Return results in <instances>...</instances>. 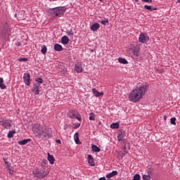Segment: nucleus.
<instances>
[{
    "instance_id": "a19ab883",
    "label": "nucleus",
    "mask_w": 180,
    "mask_h": 180,
    "mask_svg": "<svg viewBox=\"0 0 180 180\" xmlns=\"http://www.w3.org/2000/svg\"><path fill=\"white\" fill-rule=\"evenodd\" d=\"M15 46H17L18 47H19V46H22V44L20 43V41H17V42L15 43Z\"/></svg>"
},
{
    "instance_id": "ddd939ff",
    "label": "nucleus",
    "mask_w": 180,
    "mask_h": 180,
    "mask_svg": "<svg viewBox=\"0 0 180 180\" xmlns=\"http://www.w3.org/2000/svg\"><path fill=\"white\" fill-rule=\"evenodd\" d=\"M101 27V25L98 22L94 23L91 27L90 29L92 32H97V30Z\"/></svg>"
},
{
    "instance_id": "412c9836",
    "label": "nucleus",
    "mask_w": 180,
    "mask_h": 180,
    "mask_svg": "<svg viewBox=\"0 0 180 180\" xmlns=\"http://www.w3.org/2000/svg\"><path fill=\"white\" fill-rule=\"evenodd\" d=\"M53 48L56 51H63V46L60 45V44H56Z\"/></svg>"
},
{
    "instance_id": "dca6fc26",
    "label": "nucleus",
    "mask_w": 180,
    "mask_h": 180,
    "mask_svg": "<svg viewBox=\"0 0 180 180\" xmlns=\"http://www.w3.org/2000/svg\"><path fill=\"white\" fill-rule=\"evenodd\" d=\"M69 117L70 119H77L79 122H81V120H82L81 115L79 114H78V113L77 114L72 113V115H69Z\"/></svg>"
},
{
    "instance_id": "5701e85b",
    "label": "nucleus",
    "mask_w": 180,
    "mask_h": 180,
    "mask_svg": "<svg viewBox=\"0 0 180 180\" xmlns=\"http://www.w3.org/2000/svg\"><path fill=\"white\" fill-rule=\"evenodd\" d=\"M79 133L76 132L74 135V139H75V141L76 143V144H80L81 143H79Z\"/></svg>"
},
{
    "instance_id": "20e7f679",
    "label": "nucleus",
    "mask_w": 180,
    "mask_h": 180,
    "mask_svg": "<svg viewBox=\"0 0 180 180\" xmlns=\"http://www.w3.org/2000/svg\"><path fill=\"white\" fill-rule=\"evenodd\" d=\"M51 11H53V15H55V16H60V15H63V13H65L67 8L65 6H61L52 8Z\"/></svg>"
},
{
    "instance_id": "f03ea898",
    "label": "nucleus",
    "mask_w": 180,
    "mask_h": 180,
    "mask_svg": "<svg viewBox=\"0 0 180 180\" xmlns=\"http://www.w3.org/2000/svg\"><path fill=\"white\" fill-rule=\"evenodd\" d=\"M32 131L39 139H50V136L47 134V128H44L39 124H34L32 126Z\"/></svg>"
},
{
    "instance_id": "de8ad7c7",
    "label": "nucleus",
    "mask_w": 180,
    "mask_h": 180,
    "mask_svg": "<svg viewBox=\"0 0 180 180\" xmlns=\"http://www.w3.org/2000/svg\"><path fill=\"white\" fill-rule=\"evenodd\" d=\"M15 18H18V13H15Z\"/></svg>"
},
{
    "instance_id": "49530a36",
    "label": "nucleus",
    "mask_w": 180,
    "mask_h": 180,
    "mask_svg": "<svg viewBox=\"0 0 180 180\" xmlns=\"http://www.w3.org/2000/svg\"><path fill=\"white\" fill-rule=\"evenodd\" d=\"M164 120H167V115H165V116H164Z\"/></svg>"
},
{
    "instance_id": "9b49d317",
    "label": "nucleus",
    "mask_w": 180,
    "mask_h": 180,
    "mask_svg": "<svg viewBox=\"0 0 180 180\" xmlns=\"http://www.w3.org/2000/svg\"><path fill=\"white\" fill-rule=\"evenodd\" d=\"M84 68H82V64L78 63L76 65H75V70L76 71V72L80 74L81 72H82Z\"/></svg>"
},
{
    "instance_id": "603ef678",
    "label": "nucleus",
    "mask_w": 180,
    "mask_h": 180,
    "mask_svg": "<svg viewBox=\"0 0 180 180\" xmlns=\"http://www.w3.org/2000/svg\"><path fill=\"white\" fill-rule=\"evenodd\" d=\"M53 1H57V0H53Z\"/></svg>"
},
{
    "instance_id": "a878e982",
    "label": "nucleus",
    "mask_w": 180,
    "mask_h": 180,
    "mask_svg": "<svg viewBox=\"0 0 180 180\" xmlns=\"http://www.w3.org/2000/svg\"><path fill=\"white\" fill-rule=\"evenodd\" d=\"M118 61L121 64H129V62L127 61V60H126V58H119Z\"/></svg>"
},
{
    "instance_id": "3c124183",
    "label": "nucleus",
    "mask_w": 180,
    "mask_h": 180,
    "mask_svg": "<svg viewBox=\"0 0 180 180\" xmlns=\"http://www.w3.org/2000/svg\"><path fill=\"white\" fill-rule=\"evenodd\" d=\"M101 2H102V0H99Z\"/></svg>"
},
{
    "instance_id": "4468645a",
    "label": "nucleus",
    "mask_w": 180,
    "mask_h": 180,
    "mask_svg": "<svg viewBox=\"0 0 180 180\" xmlns=\"http://www.w3.org/2000/svg\"><path fill=\"white\" fill-rule=\"evenodd\" d=\"M88 163L91 167H95V161L94 160V158L91 155H88L87 156Z\"/></svg>"
},
{
    "instance_id": "e433bc0d",
    "label": "nucleus",
    "mask_w": 180,
    "mask_h": 180,
    "mask_svg": "<svg viewBox=\"0 0 180 180\" xmlns=\"http://www.w3.org/2000/svg\"><path fill=\"white\" fill-rule=\"evenodd\" d=\"M67 34L70 36V37H72L74 36V32L72 30H67Z\"/></svg>"
},
{
    "instance_id": "0eeeda50",
    "label": "nucleus",
    "mask_w": 180,
    "mask_h": 180,
    "mask_svg": "<svg viewBox=\"0 0 180 180\" xmlns=\"http://www.w3.org/2000/svg\"><path fill=\"white\" fill-rule=\"evenodd\" d=\"M9 28L8 27H4L1 32H0V37L1 39H6L7 36H9Z\"/></svg>"
},
{
    "instance_id": "39448f33",
    "label": "nucleus",
    "mask_w": 180,
    "mask_h": 180,
    "mask_svg": "<svg viewBox=\"0 0 180 180\" xmlns=\"http://www.w3.org/2000/svg\"><path fill=\"white\" fill-rule=\"evenodd\" d=\"M0 124L4 129H10V127H12V121L10 120H5L2 117L0 118Z\"/></svg>"
},
{
    "instance_id": "f257e3e1",
    "label": "nucleus",
    "mask_w": 180,
    "mask_h": 180,
    "mask_svg": "<svg viewBox=\"0 0 180 180\" xmlns=\"http://www.w3.org/2000/svg\"><path fill=\"white\" fill-rule=\"evenodd\" d=\"M150 88V84L147 82H143L139 85V86L134 90H132L129 94V101L133 102L134 103H137L143 99V96L146 95V92L148 91Z\"/></svg>"
},
{
    "instance_id": "423d86ee",
    "label": "nucleus",
    "mask_w": 180,
    "mask_h": 180,
    "mask_svg": "<svg viewBox=\"0 0 180 180\" xmlns=\"http://www.w3.org/2000/svg\"><path fill=\"white\" fill-rule=\"evenodd\" d=\"M149 40H150V37H148V34H147V33L141 32L139 34V43H143V44H146V43H148Z\"/></svg>"
},
{
    "instance_id": "1a4fd4ad",
    "label": "nucleus",
    "mask_w": 180,
    "mask_h": 180,
    "mask_svg": "<svg viewBox=\"0 0 180 180\" xmlns=\"http://www.w3.org/2000/svg\"><path fill=\"white\" fill-rule=\"evenodd\" d=\"M23 81L27 86H30V74L29 73H24L23 75Z\"/></svg>"
},
{
    "instance_id": "4c0bfd02",
    "label": "nucleus",
    "mask_w": 180,
    "mask_h": 180,
    "mask_svg": "<svg viewBox=\"0 0 180 180\" xmlns=\"http://www.w3.org/2000/svg\"><path fill=\"white\" fill-rule=\"evenodd\" d=\"M144 8H145V9H147V11H151V9H152L151 6L145 5Z\"/></svg>"
},
{
    "instance_id": "bb28decb",
    "label": "nucleus",
    "mask_w": 180,
    "mask_h": 180,
    "mask_svg": "<svg viewBox=\"0 0 180 180\" xmlns=\"http://www.w3.org/2000/svg\"><path fill=\"white\" fill-rule=\"evenodd\" d=\"M41 53L44 55L47 53V46L46 45L41 46Z\"/></svg>"
},
{
    "instance_id": "ea45409f",
    "label": "nucleus",
    "mask_w": 180,
    "mask_h": 180,
    "mask_svg": "<svg viewBox=\"0 0 180 180\" xmlns=\"http://www.w3.org/2000/svg\"><path fill=\"white\" fill-rule=\"evenodd\" d=\"M143 2H146L147 4H150L153 2V0H142Z\"/></svg>"
},
{
    "instance_id": "7ed1b4c3",
    "label": "nucleus",
    "mask_w": 180,
    "mask_h": 180,
    "mask_svg": "<svg viewBox=\"0 0 180 180\" xmlns=\"http://www.w3.org/2000/svg\"><path fill=\"white\" fill-rule=\"evenodd\" d=\"M32 174L34 178H37V179H43L47 176L49 172L46 171L45 167H42L34 169Z\"/></svg>"
},
{
    "instance_id": "6e6552de",
    "label": "nucleus",
    "mask_w": 180,
    "mask_h": 180,
    "mask_svg": "<svg viewBox=\"0 0 180 180\" xmlns=\"http://www.w3.org/2000/svg\"><path fill=\"white\" fill-rule=\"evenodd\" d=\"M31 91L34 95L40 94V84L36 83L33 85V87L31 89Z\"/></svg>"
},
{
    "instance_id": "2eb2a0df",
    "label": "nucleus",
    "mask_w": 180,
    "mask_h": 180,
    "mask_svg": "<svg viewBox=\"0 0 180 180\" xmlns=\"http://www.w3.org/2000/svg\"><path fill=\"white\" fill-rule=\"evenodd\" d=\"M92 92L96 98H99V96H103V92H99L98 91V90H96V89H92Z\"/></svg>"
},
{
    "instance_id": "a211bd4d",
    "label": "nucleus",
    "mask_w": 180,
    "mask_h": 180,
    "mask_svg": "<svg viewBox=\"0 0 180 180\" xmlns=\"http://www.w3.org/2000/svg\"><path fill=\"white\" fill-rule=\"evenodd\" d=\"M30 141H32V139H27L22 141H19L18 144H20V146H26V144H27Z\"/></svg>"
},
{
    "instance_id": "6ab92c4d",
    "label": "nucleus",
    "mask_w": 180,
    "mask_h": 180,
    "mask_svg": "<svg viewBox=\"0 0 180 180\" xmlns=\"http://www.w3.org/2000/svg\"><path fill=\"white\" fill-rule=\"evenodd\" d=\"M118 172L117 171L115 170L112 171V172L106 174V178H108V179H110V178H113V176H116V175H117Z\"/></svg>"
},
{
    "instance_id": "c9c22d12",
    "label": "nucleus",
    "mask_w": 180,
    "mask_h": 180,
    "mask_svg": "<svg viewBox=\"0 0 180 180\" xmlns=\"http://www.w3.org/2000/svg\"><path fill=\"white\" fill-rule=\"evenodd\" d=\"M170 122H171V124H176V118H175V117H172V118H171L170 119Z\"/></svg>"
},
{
    "instance_id": "aec40b11",
    "label": "nucleus",
    "mask_w": 180,
    "mask_h": 180,
    "mask_svg": "<svg viewBox=\"0 0 180 180\" xmlns=\"http://www.w3.org/2000/svg\"><path fill=\"white\" fill-rule=\"evenodd\" d=\"M48 161L51 165H53V164H54V161H56L54 156L50 155V153H48Z\"/></svg>"
},
{
    "instance_id": "58836bf2",
    "label": "nucleus",
    "mask_w": 180,
    "mask_h": 180,
    "mask_svg": "<svg viewBox=\"0 0 180 180\" xmlns=\"http://www.w3.org/2000/svg\"><path fill=\"white\" fill-rule=\"evenodd\" d=\"M80 126H81L80 123H77L75 126L73 127V129H78V127H79Z\"/></svg>"
},
{
    "instance_id": "473e14b6",
    "label": "nucleus",
    "mask_w": 180,
    "mask_h": 180,
    "mask_svg": "<svg viewBox=\"0 0 180 180\" xmlns=\"http://www.w3.org/2000/svg\"><path fill=\"white\" fill-rule=\"evenodd\" d=\"M37 84H43V79L41 77H38L35 79Z\"/></svg>"
},
{
    "instance_id": "37998d69",
    "label": "nucleus",
    "mask_w": 180,
    "mask_h": 180,
    "mask_svg": "<svg viewBox=\"0 0 180 180\" xmlns=\"http://www.w3.org/2000/svg\"><path fill=\"white\" fill-rule=\"evenodd\" d=\"M56 143H58V144H61V140L57 139Z\"/></svg>"
},
{
    "instance_id": "2f4dec72",
    "label": "nucleus",
    "mask_w": 180,
    "mask_h": 180,
    "mask_svg": "<svg viewBox=\"0 0 180 180\" xmlns=\"http://www.w3.org/2000/svg\"><path fill=\"white\" fill-rule=\"evenodd\" d=\"M18 61L22 62V63H26L29 61V59L27 58H20L18 59Z\"/></svg>"
},
{
    "instance_id": "c03bdc74",
    "label": "nucleus",
    "mask_w": 180,
    "mask_h": 180,
    "mask_svg": "<svg viewBox=\"0 0 180 180\" xmlns=\"http://www.w3.org/2000/svg\"><path fill=\"white\" fill-rule=\"evenodd\" d=\"M157 9H158V8H152L150 12H153V11H157Z\"/></svg>"
},
{
    "instance_id": "72a5a7b5",
    "label": "nucleus",
    "mask_w": 180,
    "mask_h": 180,
    "mask_svg": "<svg viewBox=\"0 0 180 180\" xmlns=\"http://www.w3.org/2000/svg\"><path fill=\"white\" fill-rule=\"evenodd\" d=\"M89 120H95V113L94 112H91L89 114Z\"/></svg>"
},
{
    "instance_id": "9d476101",
    "label": "nucleus",
    "mask_w": 180,
    "mask_h": 180,
    "mask_svg": "<svg viewBox=\"0 0 180 180\" xmlns=\"http://www.w3.org/2000/svg\"><path fill=\"white\" fill-rule=\"evenodd\" d=\"M132 56L135 60H137L140 56V48L139 47H134L132 49Z\"/></svg>"
},
{
    "instance_id": "79ce46f5",
    "label": "nucleus",
    "mask_w": 180,
    "mask_h": 180,
    "mask_svg": "<svg viewBox=\"0 0 180 180\" xmlns=\"http://www.w3.org/2000/svg\"><path fill=\"white\" fill-rule=\"evenodd\" d=\"M46 164H47V160L42 161L41 167H43L44 165H46Z\"/></svg>"
},
{
    "instance_id": "8fccbe9b",
    "label": "nucleus",
    "mask_w": 180,
    "mask_h": 180,
    "mask_svg": "<svg viewBox=\"0 0 180 180\" xmlns=\"http://www.w3.org/2000/svg\"><path fill=\"white\" fill-rule=\"evenodd\" d=\"M177 1L179 2V4H180V0H177Z\"/></svg>"
},
{
    "instance_id": "393cba45",
    "label": "nucleus",
    "mask_w": 180,
    "mask_h": 180,
    "mask_svg": "<svg viewBox=\"0 0 180 180\" xmlns=\"http://www.w3.org/2000/svg\"><path fill=\"white\" fill-rule=\"evenodd\" d=\"M100 23H101V25H103V26H108L109 25V20H108V18H104L103 20H101L100 21Z\"/></svg>"
},
{
    "instance_id": "f704fd0d",
    "label": "nucleus",
    "mask_w": 180,
    "mask_h": 180,
    "mask_svg": "<svg viewBox=\"0 0 180 180\" xmlns=\"http://www.w3.org/2000/svg\"><path fill=\"white\" fill-rule=\"evenodd\" d=\"M141 178V176H140V174H136L134 176L133 180H140Z\"/></svg>"
},
{
    "instance_id": "09e8293b",
    "label": "nucleus",
    "mask_w": 180,
    "mask_h": 180,
    "mask_svg": "<svg viewBox=\"0 0 180 180\" xmlns=\"http://www.w3.org/2000/svg\"><path fill=\"white\" fill-rule=\"evenodd\" d=\"M135 2H139V0H135Z\"/></svg>"
},
{
    "instance_id": "a18cd8bd",
    "label": "nucleus",
    "mask_w": 180,
    "mask_h": 180,
    "mask_svg": "<svg viewBox=\"0 0 180 180\" xmlns=\"http://www.w3.org/2000/svg\"><path fill=\"white\" fill-rule=\"evenodd\" d=\"M5 164H6V165L8 166V164H9L8 162H6V160H4Z\"/></svg>"
},
{
    "instance_id": "c756f323",
    "label": "nucleus",
    "mask_w": 180,
    "mask_h": 180,
    "mask_svg": "<svg viewBox=\"0 0 180 180\" xmlns=\"http://www.w3.org/2000/svg\"><path fill=\"white\" fill-rule=\"evenodd\" d=\"M7 167L8 171H10V174H13V167L11 165V164L7 163Z\"/></svg>"
},
{
    "instance_id": "cd10ccee",
    "label": "nucleus",
    "mask_w": 180,
    "mask_h": 180,
    "mask_svg": "<svg viewBox=\"0 0 180 180\" xmlns=\"http://www.w3.org/2000/svg\"><path fill=\"white\" fill-rule=\"evenodd\" d=\"M16 133V131L15 130H12L8 131V134L7 135L8 139H12V137H13V134H15Z\"/></svg>"
},
{
    "instance_id": "f3484780",
    "label": "nucleus",
    "mask_w": 180,
    "mask_h": 180,
    "mask_svg": "<svg viewBox=\"0 0 180 180\" xmlns=\"http://www.w3.org/2000/svg\"><path fill=\"white\" fill-rule=\"evenodd\" d=\"M69 42H70V38H68V37H67L66 35L63 36L61 38L62 44H68Z\"/></svg>"
},
{
    "instance_id": "4be33fe9",
    "label": "nucleus",
    "mask_w": 180,
    "mask_h": 180,
    "mask_svg": "<svg viewBox=\"0 0 180 180\" xmlns=\"http://www.w3.org/2000/svg\"><path fill=\"white\" fill-rule=\"evenodd\" d=\"M91 150L94 153H101V148L98 147L96 145H92Z\"/></svg>"
},
{
    "instance_id": "f8f14e48",
    "label": "nucleus",
    "mask_w": 180,
    "mask_h": 180,
    "mask_svg": "<svg viewBox=\"0 0 180 180\" xmlns=\"http://www.w3.org/2000/svg\"><path fill=\"white\" fill-rule=\"evenodd\" d=\"M124 137H126V132L120 131L117 134L118 141H123Z\"/></svg>"
},
{
    "instance_id": "c85d7f7f",
    "label": "nucleus",
    "mask_w": 180,
    "mask_h": 180,
    "mask_svg": "<svg viewBox=\"0 0 180 180\" xmlns=\"http://www.w3.org/2000/svg\"><path fill=\"white\" fill-rule=\"evenodd\" d=\"M111 129H119V122L112 123L110 124Z\"/></svg>"
},
{
    "instance_id": "b1692460",
    "label": "nucleus",
    "mask_w": 180,
    "mask_h": 180,
    "mask_svg": "<svg viewBox=\"0 0 180 180\" xmlns=\"http://www.w3.org/2000/svg\"><path fill=\"white\" fill-rule=\"evenodd\" d=\"M0 88L1 89H6V85L4 84V78L0 77Z\"/></svg>"
},
{
    "instance_id": "7c9ffc66",
    "label": "nucleus",
    "mask_w": 180,
    "mask_h": 180,
    "mask_svg": "<svg viewBox=\"0 0 180 180\" xmlns=\"http://www.w3.org/2000/svg\"><path fill=\"white\" fill-rule=\"evenodd\" d=\"M142 179H143V180H151V176H150L149 174H148V175H147V174H143V175L142 176Z\"/></svg>"
}]
</instances>
